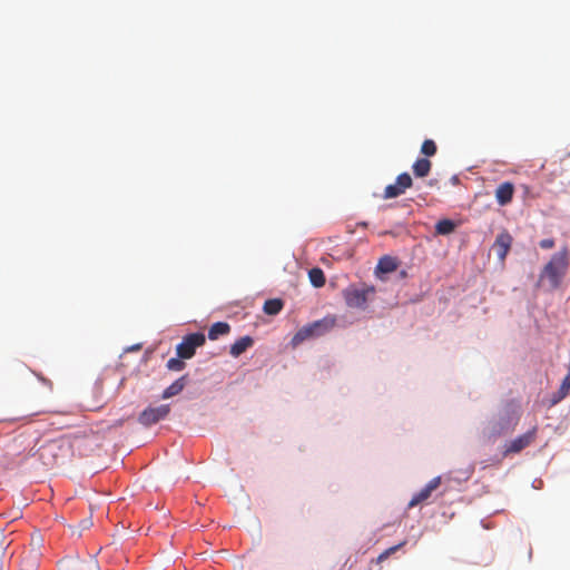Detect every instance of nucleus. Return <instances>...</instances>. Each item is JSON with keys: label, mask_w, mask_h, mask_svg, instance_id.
<instances>
[{"label": "nucleus", "mask_w": 570, "mask_h": 570, "mask_svg": "<svg viewBox=\"0 0 570 570\" xmlns=\"http://www.w3.org/2000/svg\"><path fill=\"white\" fill-rule=\"evenodd\" d=\"M569 249L567 246L554 253L542 268L539 276V285L547 282L549 289H557L569 269Z\"/></svg>", "instance_id": "1"}, {"label": "nucleus", "mask_w": 570, "mask_h": 570, "mask_svg": "<svg viewBox=\"0 0 570 570\" xmlns=\"http://www.w3.org/2000/svg\"><path fill=\"white\" fill-rule=\"evenodd\" d=\"M374 286L363 284L361 286L353 285L347 287L344 289L343 296L348 307L364 309L366 307L368 297L374 295Z\"/></svg>", "instance_id": "2"}, {"label": "nucleus", "mask_w": 570, "mask_h": 570, "mask_svg": "<svg viewBox=\"0 0 570 570\" xmlns=\"http://www.w3.org/2000/svg\"><path fill=\"white\" fill-rule=\"evenodd\" d=\"M206 337L203 333H191L183 337L177 345V356L183 360H189L195 355L196 348L205 344Z\"/></svg>", "instance_id": "3"}, {"label": "nucleus", "mask_w": 570, "mask_h": 570, "mask_svg": "<svg viewBox=\"0 0 570 570\" xmlns=\"http://www.w3.org/2000/svg\"><path fill=\"white\" fill-rule=\"evenodd\" d=\"M170 413L169 404H161L158 406H148L138 416V422L144 426H151L165 420Z\"/></svg>", "instance_id": "4"}, {"label": "nucleus", "mask_w": 570, "mask_h": 570, "mask_svg": "<svg viewBox=\"0 0 570 570\" xmlns=\"http://www.w3.org/2000/svg\"><path fill=\"white\" fill-rule=\"evenodd\" d=\"M59 570H99V567L91 556L83 559L67 557L60 561Z\"/></svg>", "instance_id": "5"}, {"label": "nucleus", "mask_w": 570, "mask_h": 570, "mask_svg": "<svg viewBox=\"0 0 570 570\" xmlns=\"http://www.w3.org/2000/svg\"><path fill=\"white\" fill-rule=\"evenodd\" d=\"M413 179L407 173H402L396 177L394 184L387 185L384 189L383 198L391 199L396 198L405 193L406 189L411 188Z\"/></svg>", "instance_id": "6"}, {"label": "nucleus", "mask_w": 570, "mask_h": 570, "mask_svg": "<svg viewBox=\"0 0 570 570\" xmlns=\"http://www.w3.org/2000/svg\"><path fill=\"white\" fill-rule=\"evenodd\" d=\"M535 436H537V428L534 426L527 433L519 435L518 438H515L514 440H512L511 442L505 444L503 455L508 456L509 454L521 452L523 449L529 446L535 440Z\"/></svg>", "instance_id": "7"}, {"label": "nucleus", "mask_w": 570, "mask_h": 570, "mask_svg": "<svg viewBox=\"0 0 570 570\" xmlns=\"http://www.w3.org/2000/svg\"><path fill=\"white\" fill-rule=\"evenodd\" d=\"M40 558L41 551H38V547L29 548L20 558L19 570H38Z\"/></svg>", "instance_id": "8"}, {"label": "nucleus", "mask_w": 570, "mask_h": 570, "mask_svg": "<svg viewBox=\"0 0 570 570\" xmlns=\"http://www.w3.org/2000/svg\"><path fill=\"white\" fill-rule=\"evenodd\" d=\"M441 484V476H435L429 481V483L416 494H414L409 502V508L416 507L417 504L428 500L432 492L436 490Z\"/></svg>", "instance_id": "9"}, {"label": "nucleus", "mask_w": 570, "mask_h": 570, "mask_svg": "<svg viewBox=\"0 0 570 570\" xmlns=\"http://www.w3.org/2000/svg\"><path fill=\"white\" fill-rule=\"evenodd\" d=\"M512 236L508 232L500 233L493 244V249L501 262H503L511 248Z\"/></svg>", "instance_id": "10"}, {"label": "nucleus", "mask_w": 570, "mask_h": 570, "mask_svg": "<svg viewBox=\"0 0 570 570\" xmlns=\"http://www.w3.org/2000/svg\"><path fill=\"white\" fill-rule=\"evenodd\" d=\"M514 195V186L510 181L500 184L495 190V199L499 205L505 206L512 202Z\"/></svg>", "instance_id": "11"}, {"label": "nucleus", "mask_w": 570, "mask_h": 570, "mask_svg": "<svg viewBox=\"0 0 570 570\" xmlns=\"http://www.w3.org/2000/svg\"><path fill=\"white\" fill-rule=\"evenodd\" d=\"M92 393L95 396V401L87 402L85 405L86 409L90 411L100 409L107 402V399L104 396V383L101 380L95 382Z\"/></svg>", "instance_id": "12"}, {"label": "nucleus", "mask_w": 570, "mask_h": 570, "mask_svg": "<svg viewBox=\"0 0 570 570\" xmlns=\"http://www.w3.org/2000/svg\"><path fill=\"white\" fill-rule=\"evenodd\" d=\"M336 324V320L333 316H327L322 320L315 321L309 324L312 331L315 334V337L322 336L325 333L330 332Z\"/></svg>", "instance_id": "13"}, {"label": "nucleus", "mask_w": 570, "mask_h": 570, "mask_svg": "<svg viewBox=\"0 0 570 570\" xmlns=\"http://www.w3.org/2000/svg\"><path fill=\"white\" fill-rule=\"evenodd\" d=\"M188 377L187 375H183L173 382L168 387H166L161 394L163 399H170L173 396L178 395L187 385Z\"/></svg>", "instance_id": "14"}, {"label": "nucleus", "mask_w": 570, "mask_h": 570, "mask_svg": "<svg viewBox=\"0 0 570 570\" xmlns=\"http://www.w3.org/2000/svg\"><path fill=\"white\" fill-rule=\"evenodd\" d=\"M396 268H397V262L395 258H393L391 256H383L382 258H380V261L376 265L375 273H376V275L389 274V273L394 272Z\"/></svg>", "instance_id": "15"}, {"label": "nucleus", "mask_w": 570, "mask_h": 570, "mask_svg": "<svg viewBox=\"0 0 570 570\" xmlns=\"http://www.w3.org/2000/svg\"><path fill=\"white\" fill-rule=\"evenodd\" d=\"M254 344V341L250 336H243L239 340H237L232 346H230V355L234 357H238L240 354H243L247 348H249Z\"/></svg>", "instance_id": "16"}, {"label": "nucleus", "mask_w": 570, "mask_h": 570, "mask_svg": "<svg viewBox=\"0 0 570 570\" xmlns=\"http://www.w3.org/2000/svg\"><path fill=\"white\" fill-rule=\"evenodd\" d=\"M432 163L428 158H419L412 166L416 177L423 178L431 171Z\"/></svg>", "instance_id": "17"}, {"label": "nucleus", "mask_w": 570, "mask_h": 570, "mask_svg": "<svg viewBox=\"0 0 570 570\" xmlns=\"http://www.w3.org/2000/svg\"><path fill=\"white\" fill-rule=\"evenodd\" d=\"M230 326L226 322L214 323L208 331V338L212 341L217 340L222 335L228 334Z\"/></svg>", "instance_id": "18"}, {"label": "nucleus", "mask_w": 570, "mask_h": 570, "mask_svg": "<svg viewBox=\"0 0 570 570\" xmlns=\"http://www.w3.org/2000/svg\"><path fill=\"white\" fill-rule=\"evenodd\" d=\"M312 337H315V334L308 324L306 326H303L302 328H299L296 332V334L292 338V345L297 346V345L302 344L304 341L312 338Z\"/></svg>", "instance_id": "19"}, {"label": "nucleus", "mask_w": 570, "mask_h": 570, "mask_svg": "<svg viewBox=\"0 0 570 570\" xmlns=\"http://www.w3.org/2000/svg\"><path fill=\"white\" fill-rule=\"evenodd\" d=\"M283 306H284V303H283L282 299H279V298H272V299H267L264 303L263 311L267 315H276V314H278L282 311Z\"/></svg>", "instance_id": "20"}, {"label": "nucleus", "mask_w": 570, "mask_h": 570, "mask_svg": "<svg viewBox=\"0 0 570 570\" xmlns=\"http://www.w3.org/2000/svg\"><path fill=\"white\" fill-rule=\"evenodd\" d=\"M456 225L453 220L444 218L436 223L435 233L439 235H449L454 232Z\"/></svg>", "instance_id": "21"}, {"label": "nucleus", "mask_w": 570, "mask_h": 570, "mask_svg": "<svg viewBox=\"0 0 570 570\" xmlns=\"http://www.w3.org/2000/svg\"><path fill=\"white\" fill-rule=\"evenodd\" d=\"M308 277H309V281L311 283L315 286V287H322L324 286L325 284V275L323 273V271L318 267H315V268H312L309 272H308Z\"/></svg>", "instance_id": "22"}, {"label": "nucleus", "mask_w": 570, "mask_h": 570, "mask_svg": "<svg viewBox=\"0 0 570 570\" xmlns=\"http://www.w3.org/2000/svg\"><path fill=\"white\" fill-rule=\"evenodd\" d=\"M436 145L432 139H425L421 146V153L426 157H432L436 154Z\"/></svg>", "instance_id": "23"}, {"label": "nucleus", "mask_w": 570, "mask_h": 570, "mask_svg": "<svg viewBox=\"0 0 570 570\" xmlns=\"http://www.w3.org/2000/svg\"><path fill=\"white\" fill-rule=\"evenodd\" d=\"M167 368L170 371H183L186 366L185 362L180 357H173L167 361L166 364Z\"/></svg>", "instance_id": "24"}, {"label": "nucleus", "mask_w": 570, "mask_h": 570, "mask_svg": "<svg viewBox=\"0 0 570 570\" xmlns=\"http://www.w3.org/2000/svg\"><path fill=\"white\" fill-rule=\"evenodd\" d=\"M406 543V541H402L401 543L396 544V546H393L386 550H384L379 557H377V562H383L384 560H386L391 554L395 553L399 549H401L402 547H404Z\"/></svg>", "instance_id": "25"}, {"label": "nucleus", "mask_w": 570, "mask_h": 570, "mask_svg": "<svg viewBox=\"0 0 570 570\" xmlns=\"http://www.w3.org/2000/svg\"><path fill=\"white\" fill-rule=\"evenodd\" d=\"M539 246L542 248V249H551L554 247V240L552 238H546V239H542L540 243H539Z\"/></svg>", "instance_id": "26"}, {"label": "nucleus", "mask_w": 570, "mask_h": 570, "mask_svg": "<svg viewBox=\"0 0 570 570\" xmlns=\"http://www.w3.org/2000/svg\"><path fill=\"white\" fill-rule=\"evenodd\" d=\"M7 548L4 533L0 530V557H2L4 550Z\"/></svg>", "instance_id": "27"}, {"label": "nucleus", "mask_w": 570, "mask_h": 570, "mask_svg": "<svg viewBox=\"0 0 570 570\" xmlns=\"http://www.w3.org/2000/svg\"><path fill=\"white\" fill-rule=\"evenodd\" d=\"M41 546H42V539H41V537L38 535V537L31 539L29 548L38 547V551H40Z\"/></svg>", "instance_id": "28"}]
</instances>
